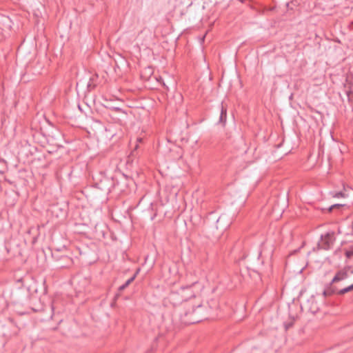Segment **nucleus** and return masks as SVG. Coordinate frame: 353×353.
<instances>
[{
	"label": "nucleus",
	"instance_id": "f257e3e1",
	"mask_svg": "<svg viewBox=\"0 0 353 353\" xmlns=\"http://www.w3.org/2000/svg\"><path fill=\"white\" fill-rule=\"evenodd\" d=\"M201 307L202 305L200 303L197 305L191 303H185L184 312L181 314V321L185 324H194L200 322L202 320L201 315H199Z\"/></svg>",
	"mask_w": 353,
	"mask_h": 353
},
{
	"label": "nucleus",
	"instance_id": "f03ea898",
	"mask_svg": "<svg viewBox=\"0 0 353 353\" xmlns=\"http://www.w3.org/2000/svg\"><path fill=\"white\" fill-rule=\"evenodd\" d=\"M190 287H181L180 289L176 292H172L168 296L169 301L173 305H177L182 303L184 301H187L192 297H194L192 293H190L189 295H185V292L187 290H190Z\"/></svg>",
	"mask_w": 353,
	"mask_h": 353
},
{
	"label": "nucleus",
	"instance_id": "7ed1b4c3",
	"mask_svg": "<svg viewBox=\"0 0 353 353\" xmlns=\"http://www.w3.org/2000/svg\"><path fill=\"white\" fill-rule=\"evenodd\" d=\"M336 241L335 232L330 231L324 234H321V239L317 243L316 248H314V251L324 250H329L332 248Z\"/></svg>",
	"mask_w": 353,
	"mask_h": 353
},
{
	"label": "nucleus",
	"instance_id": "20e7f679",
	"mask_svg": "<svg viewBox=\"0 0 353 353\" xmlns=\"http://www.w3.org/2000/svg\"><path fill=\"white\" fill-rule=\"evenodd\" d=\"M193 3V0H176L174 6V12L181 17L184 16L188 12L189 9Z\"/></svg>",
	"mask_w": 353,
	"mask_h": 353
},
{
	"label": "nucleus",
	"instance_id": "39448f33",
	"mask_svg": "<svg viewBox=\"0 0 353 353\" xmlns=\"http://www.w3.org/2000/svg\"><path fill=\"white\" fill-rule=\"evenodd\" d=\"M349 277L348 270L345 268L339 270L331 281V284L336 283Z\"/></svg>",
	"mask_w": 353,
	"mask_h": 353
},
{
	"label": "nucleus",
	"instance_id": "423d86ee",
	"mask_svg": "<svg viewBox=\"0 0 353 353\" xmlns=\"http://www.w3.org/2000/svg\"><path fill=\"white\" fill-rule=\"evenodd\" d=\"M219 111H220V113H219V119L218 121V124H220L223 127H224L226 124V121H227L228 106L223 102H221V103L220 104Z\"/></svg>",
	"mask_w": 353,
	"mask_h": 353
},
{
	"label": "nucleus",
	"instance_id": "0eeeda50",
	"mask_svg": "<svg viewBox=\"0 0 353 353\" xmlns=\"http://www.w3.org/2000/svg\"><path fill=\"white\" fill-rule=\"evenodd\" d=\"M333 284H331V282L325 287L323 292V295L325 297L330 296L334 294H337V292L339 290L336 288V287L333 286Z\"/></svg>",
	"mask_w": 353,
	"mask_h": 353
},
{
	"label": "nucleus",
	"instance_id": "6e6552de",
	"mask_svg": "<svg viewBox=\"0 0 353 353\" xmlns=\"http://www.w3.org/2000/svg\"><path fill=\"white\" fill-rule=\"evenodd\" d=\"M46 309H48L49 310V314H48L47 318L48 319H52V314H53V312H54V307L53 304L49 305L46 308L41 307V309H39V308L32 307V310L34 311V312L45 311Z\"/></svg>",
	"mask_w": 353,
	"mask_h": 353
},
{
	"label": "nucleus",
	"instance_id": "1a4fd4ad",
	"mask_svg": "<svg viewBox=\"0 0 353 353\" xmlns=\"http://www.w3.org/2000/svg\"><path fill=\"white\" fill-rule=\"evenodd\" d=\"M134 280V276H131L130 279H128L125 282V283H123V285H121L119 288H118V291L119 292H121L122 291H123L127 287L129 286L130 284H131Z\"/></svg>",
	"mask_w": 353,
	"mask_h": 353
},
{
	"label": "nucleus",
	"instance_id": "9d476101",
	"mask_svg": "<svg viewBox=\"0 0 353 353\" xmlns=\"http://www.w3.org/2000/svg\"><path fill=\"white\" fill-rule=\"evenodd\" d=\"M345 206V205H344V204H339V203L333 204L329 207V208L327 209V211L329 212H333L334 210L341 211V209L343 208Z\"/></svg>",
	"mask_w": 353,
	"mask_h": 353
},
{
	"label": "nucleus",
	"instance_id": "9b49d317",
	"mask_svg": "<svg viewBox=\"0 0 353 353\" xmlns=\"http://www.w3.org/2000/svg\"><path fill=\"white\" fill-rule=\"evenodd\" d=\"M52 257L57 260L63 259L64 261H66V265H70L72 263V259L67 256H61L59 258V256H56V254L54 253H52Z\"/></svg>",
	"mask_w": 353,
	"mask_h": 353
},
{
	"label": "nucleus",
	"instance_id": "f8f14e48",
	"mask_svg": "<svg viewBox=\"0 0 353 353\" xmlns=\"http://www.w3.org/2000/svg\"><path fill=\"white\" fill-rule=\"evenodd\" d=\"M353 290V283L343 289H341V290H339L338 292H337V294L339 295H343L345 293H347L350 291Z\"/></svg>",
	"mask_w": 353,
	"mask_h": 353
},
{
	"label": "nucleus",
	"instance_id": "ddd939ff",
	"mask_svg": "<svg viewBox=\"0 0 353 353\" xmlns=\"http://www.w3.org/2000/svg\"><path fill=\"white\" fill-rule=\"evenodd\" d=\"M345 192H346V190L344 188V191H340V192H336L333 195V196L336 197V198L345 197V196H347Z\"/></svg>",
	"mask_w": 353,
	"mask_h": 353
},
{
	"label": "nucleus",
	"instance_id": "4468645a",
	"mask_svg": "<svg viewBox=\"0 0 353 353\" xmlns=\"http://www.w3.org/2000/svg\"><path fill=\"white\" fill-rule=\"evenodd\" d=\"M112 112H117V113H124L125 114V112L123 110V109L119 108V107H112L110 109Z\"/></svg>",
	"mask_w": 353,
	"mask_h": 353
},
{
	"label": "nucleus",
	"instance_id": "2eb2a0df",
	"mask_svg": "<svg viewBox=\"0 0 353 353\" xmlns=\"http://www.w3.org/2000/svg\"><path fill=\"white\" fill-rule=\"evenodd\" d=\"M196 283H197V282H196V281H195V282L192 283V285H186L185 287H190V290H187V291L185 292V295H189L190 293H192V294L194 295V292H193V291L192 290V288L195 284H196Z\"/></svg>",
	"mask_w": 353,
	"mask_h": 353
},
{
	"label": "nucleus",
	"instance_id": "dca6fc26",
	"mask_svg": "<svg viewBox=\"0 0 353 353\" xmlns=\"http://www.w3.org/2000/svg\"><path fill=\"white\" fill-rule=\"evenodd\" d=\"M345 256L348 259L351 258L353 256V250L345 251Z\"/></svg>",
	"mask_w": 353,
	"mask_h": 353
},
{
	"label": "nucleus",
	"instance_id": "f3484780",
	"mask_svg": "<svg viewBox=\"0 0 353 353\" xmlns=\"http://www.w3.org/2000/svg\"><path fill=\"white\" fill-rule=\"evenodd\" d=\"M139 272H140V269H139V268H138V269L136 270L135 273L133 274V276H134V279H135V278L137 277V276L138 275V274L139 273Z\"/></svg>",
	"mask_w": 353,
	"mask_h": 353
},
{
	"label": "nucleus",
	"instance_id": "a211bd4d",
	"mask_svg": "<svg viewBox=\"0 0 353 353\" xmlns=\"http://www.w3.org/2000/svg\"><path fill=\"white\" fill-rule=\"evenodd\" d=\"M46 288L43 287V292H46Z\"/></svg>",
	"mask_w": 353,
	"mask_h": 353
},
{
	"label": "nucleus",
	"instance_id": "6ab92c4d",
	"mask_svg": "<svg viewBox=\"0 0 353 353\" xmlns=\"http://www.w3.org/2000/svg\"><path fill=\"white\" fill-rule=\"evenodd\" d=\"M163 85L164 87H166V88H167V86L165 85V83H163Z\"/></svg>",
	"mask_w": 353,
	"mask_h": 353
}]
</instances>
